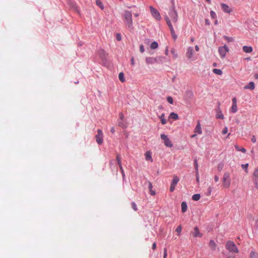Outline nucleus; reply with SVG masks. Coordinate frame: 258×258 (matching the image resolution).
<instances>
[{
    "label": "nucleus",
    "mask_w": 258,
    "mask_h": 258,
    "mask_svg": "<svg viewBox=\"0 0 258 258\" xmlns=\"http://www.w3.org/2000/svg\"><path fill=\"white\" fill-rule=\"evenodd\" d=\"M123 19L125 24L129 28H133V19L132 13L127 10L124 12Z\"/></svg>",
    "instance_id": "obj_1"
},
{
    "label": "nucleus",
    "mask_w": 258,
    "mask_h": 258,
    "mask_svg": "<svg viewBox=\"0 0 258 258\" xmlns=\"http://www.w3.org/2000/svg\"><path fill=\"white\" fill-rule=\"evenodd\" d=\"M222 184L224 188H228L231 184L230 174L229 172L224 173L222 177Z\"/></svg>",
    "instance_id": "obj_2"
},
{
    "label": "nucleus",
    "mask_w": 258,
    "mask_h": 258,
    "mask_svg": "<svg viewBox=\"0 0 258 258\" xmlns=\"http://www.w3.org/2000/svg\"><path fill=\"white\" fill-rule=\"evenodd\" d=\"M185 56L188 59L191 61H194L197 59V56L195 53L194 48L191 46L187 47Z\"/></svg>",
    "instance_id": "obj_3"
},
{
    "label": "nucleus",
    "mask_w": 258,
    "mask_h": 258,
    "mask_svg": "<svg viewBox=\"0 0 258 258\" xmlns=\"http://www.w3.org/2000/svg\"><path fill=\"white\" fill-rule=\"evenodd\" d=\"M165 16H167V15ZM167 17L169 18L171 23L172 22L174 24H175L178 21V15L174 8H172L170 10L169 12V16H167Z\"/></svg>",
    "instance_id": "obj_4"
},
{
    "label": "nucleus",
    "mask_w": 258,
    "mask_h": 258,
    "mask_svg": "<svg viewBox=\"0 0 258 258\" xmlns=\"http://www.w3.org/2000/svg\"><path fill=\"white\" fill-rule=\"evenodd\" d=\"M226 248L231 252L238 253L239 250L235 243L232 241H228L226 244Z\"/></svg>",
    "instance_id": "obj_5"
},
{
    "label": "nucleus",
    "mask_w": 258,
    "mask_h": 258,
    "mask_svg": "<svg viewBox=\"0 0 258 258\" xmlns=\"http://www.w3.org/2000/svg\"><path fill=\"white\" fill-rule=\"evenodd\" d=\"M164 19L166 21L167 25L169 27V28L170 30L172 37L173 38V39L174 40H175L177 39V36L175 34V31L174 30L173 27L172 25V23H171V21H170L169 18L167 16H165Z\"/></svg>",
    "instance_id": "obj_6"
},
{
    "label": "nucleus",
    "mask_w": 258,
    "mask_h": 258,
    "mask_svg": "<svg viewBox=\"0 0 258 258\" xmlns=\"http://www.w3.org/2000/svg\"><path fill=\"white\" fill-rule=\"evenodd\" d=\"M229 49L227 46L224 45L223 46H220L218 48V51L222 58L225 57L226 53L228 52Z\"/></svg>",
    "instance_id": "obj_7"
},
{
    "label": "nucleus",
    "mask_w": 258,
    "mask_h": 258,
    "mask_svg": "<svg viewBox=\"0 0 258 258\" xmlns=\"http://www.w3.org/2000/svg\"><path fill=\"white\" fill-rule=\"evenodd\" d=\"M103 134L102 130L98 129L97 130V134L95 136L96 142L98 145H101L103 143Z\"/></svg>",
    "instance_id": "obj_8"
},
{
    "label": "nucleus",
    "mask_w": 258,
    "mask_h": 258,
    "mask_svg": "<svg viewBox=\"0 0 258 258\" xmlns=\"http://www.w3.org/2000/svg\"><path fill=\"white\" fill-rule=\"evenodd\" d=\"M161 139L163 141L164 145L168 147H172L173 145L169 140V139L167 137V136L165 134H161Z\"/></svg>",
    "instance_id": "obj_9"
},
{
    "label": "nucleus",
    "mask_w": 258,
    "mask_h": 258,
    "mask_svg": "<svg viewBox=\"0 0 258 258\" xmlns=\"http://www.w3.org/2000/svg\"><path fill=\"white\" fill-rule=\"evenodd\" d=\"M150 11L152 16L157 20H160L161 19V16L159 12L152 7H150Z\"/></svg>",
    "instance_id": "obj_10"
},
{
    "label": "nucleus",
    "mask_w": 258,
    "mask_h": 258,
    "mask_svg": "<svg viewBox=\"0 0 258 258\" xmlns=\"http://www.w3.org/2000/svg\"><path fill=\"white\" fill-rule=\"evenodd\" d=\"M179 178L176 175H174L173 176V178L172 180L170 187V191L171 192H173L174 190L175 186L179 181Z\"/></svg>",
    "instance_id": "obj_11"
},
{
    "label": "nucleus",
    "mask_w": 258,
    "mask_h": 258,
    "mask_svg": "<svg viewBox=\"0 0 258 258\" xmlns=\"http://www.w3.org/2000/svg\"><path fill=\"white\" fill-rule=\"evenodd\" d=\"M221 8L224 12L227 13H230L232 12V10L226 4H221Z\"/></svg>",
    "instance_id": "obj_12"
},
{
    "label": "nucleus",
    "mask_w": 258,
    "mask_h": 258,
    "mask_svg": "<svg viewBox=\"0 0 258 258\" xmlns=\"http://www.w3.org/2000/svg\"><path fill=\"white\" fill-rule=\"evenodd\" d=\"M194 96L193 92L190 90H187L185 91L184 94V98L186 100L191 99Z\"/></svg>",
    "instance_id": "obj_13"
},
{
    "label": "nucleus",
    "mask_w": 258,
    "mask_h": 258,
    "mask_svg": "<svg viewBox=\"0 0 258 258\" xmlns=\"http://www.w3.org/2000/svg\"><path fill=\"white\" fill-rule=\"evenodd\" d=\"M193 234L195 237H201L203 235L201 233H200V232L197 227H195L194 228Z\"/></svg>",
    "instance_id": "obj_14"
},
{
    "label": "nucleus",
    "mask_w": 258,
    "mask_h": 258,
    "mask_svg": "<svg viewBox=\"0 0 258 258\" xmlns=\"http://www.w3.org/2000/svg\"><path fill=\"white\" fill-rule=\"evenodd\" d=\"M145 159L146 161H149L151 162H153V159L151 155V152L150 151H147L145 153Z\"/></svg>",
    "instance_id": "obj_15"
},
{
    "label": "nucleus",
    "mask_w": 258,
    "mask_h": 258,
    "mask_svg": "<svg viewBox=\"0 0 258 258\" xmlns=\"http://www.w3.org/2000/svg\"><path fill=\"white\" fill-rule=\"evenodd\" d=\"M157 59L154 57H148L146 59V62L147 64H153L157 62Z\"/></svg>",
    "instance_id": "obj_16"
},
{
    "label": "nucleus",
    "mask_w": 258,
    "mask_h": 258,
    "mask_svg": "<svg viewBox=\"0 0 258 258\" xmlns=\"http://www.w3.org/2000/svg\"><path fill=\"white\" fill-rule=\"evenodd\" d=\"M195 132L200 135L202 134V127L199 121L198 122V124L195 128Z\"/></svg>",
    "instance_id": "obj_17"
},
{
    "label": "nucleus",
    "mask_w": 258,
    "mask_h": 258,
    "mask_svg": "<svg viewBox=\"0 0 258 258\" xmlns=\"http://www.w3.org/2000/svg\"><path fill=\"white\" fill-rule=\"evenodd\" d=\"M209 246L213 251H215L216 248L217 244L213 240H211L209 241Z\"/></svg>",
    "instance_id": "obj_18"
},
{
    "label": "nucleus",
    "mask_w": 258,
    "mask_h": 258,
    "mask_svg": "<svg viewBox=\"0 0 258 258\" xmlns=\"http://www.w3.org/2000/svg\"><path fill=\"white\" fill-rule=\"evenodd\" d=\"M255 88V85L254 82H250L249 83V84L244 87V89H250V90H253Z\"/></svg>",
    "instance_id": "obj_19"
},
{
    "label": "nucleus",
    "mask_w": 258,
    "mask_h": 258,
    "mask_svg": "<svg viewBox=\"0 0 258 258\" xmlns=\"http://www.w3.org/2000/svg\"><path fill=\"white\" fill-rule=\"evenodd\" d=\"M147 183L148 185V188L149 189V192H150V195H151L152 196L155 195V192L154 190H152L153 185L152 184V183L150 181H148L147 182Z\"/></svg>",
    "instance_id": "obj_20"
},
{
    "label": "nucleus",
    "mask_w": 258,
    "mask_h": 258,
    "mask_svg": "<svg viewBox=\"0 0 258 258\" xmlns=\"http://www.w3.org/2000/svg\"><path fill=\"white\" fill-rule=\"evenodd\" d=\"M243 51L245 53H250L252 51L253 49L251 46H244L242 48Z\"/></svg>",
    "instance_id": "obj_21"
},
{
    "label": "nucleus",
    "mask_w": 258,
    "mask_h": 258,
    "mask_svg": "<svg viewBox=\"0 0 258 258\" xmlns=\"http://www.w3.org/2000/svg\"><path fill=\"white\" fill-rule=\"evenodd\" d=\"M165 114L164 113H162L161 115L159 116V118L160 119L161 123L162 124H165L167 123V121L166 119L164 118Z\"/></svg>",
    "instance_id": "obj_22"
},
{
    "label": "nucleus",
    "mask_w": 258,
    "mask_h": 258,
    "mask_svg": "<svg viewBox=\"0 0 258 258\" xmlns=\"http://www.w3.org/2000/svg\"><path fill=\"white\" fill-rule=\"evenodd\" d=\"M234 147L237 151H241V152H242L243 153H245L246 152V150L245 148H244L243 147H240L237 145H235L234 146Z\"/></svg>",
    "instance_id": "obj_23"
},
{
    "label": "nucleus",
    "mask_w": 258,
    "mask_h": 258,
    "mask_svg": "<svg viewBox=\"0 0 258 258\" xmlns=\"http://www.w3.org/2000/svg\"><path fill=\"white\" fill-rule=\"evenodd\" d=\"M181 211L182 213H184L187 210V205L185 202H183L181 203Z\"/></svg>",
    "instance_id": "obj_24"
},
{
    "label": "nucleus",
    "mask_w": 258,
    "mask_h": 258,
    "mask_svg": "<svg viewBox=\"0 0 258 258\" xmlns=\"http://www.w3.org/2000/svg\"><path fill=\"white\" fill-rule=\"evenodd\" d=\"M169 118H171L173 119L174 120H177L178 119V115L177 114L174 113V112H171L169 116Z\"/></svg>",
    "instance_id": "obj_25"
},
{
    "label": "nucleus",
    "mask_w": 258,
    "mask_h": 258,
    "mask_svg": "<svg viewBox=\"0 0 258 258\" xmlns=\"http://www.w3.org/2000/svg\"><path fill=\"white\" fill-rule=\"evenodd\" d=\"M252 175V179H258V167L254 169Z\"/></svg>",
    "instance_id": "obj_26"
},
{
    "label": "nucleus",
    "mask_w": 258,
    "mask_h": 258,
    "mask_svg": "<svg viewBox=\"0 0 258 258\" xmlns=\"http://www.w3.org/2000/svg\"><path fill=\"white\" fill-rule=\"evenodd\" d=\"M118 78L120 82H125V79L124 77V74L122 72H120L118 75Z\"/></svg>",
    "instance_id": "obj_27"
},
{
    "label": "nucleus",
    "mask_w": 258,
    "mask_h": 258,
    "mask_svg": "<svg viewBox=\"0 0 258 258\" xmlns=\"http://www.w3.org/2000/svg\"><path fill=\"white\" fill-rule=\"evenodd\" d=\"M96 4L101 10L104 9V6L101 0H96Z\"/></svg>",
    "instance_id": "obj_28"
},
{
    "label": "nucleus",
    "mask_w": 258,
    "mask_h": 258,
    "mask_svg": "<svg viewBox=\"0 0 258 258\" xmlns=\"http://www.w3.org/2000/svg\"><path fill=\"white\" fill-rule=\"evenodd\" d=\"M249 258H258V253L253 251H251Z\"/></svg>",
    "instance_id": "obj_29"
},
{
    "label": "nucleus",
    "mask_w": 258,
    "mask_h": 258,
    "mask_svg": "<svg viewBox=\"0 0 258 258\" xmlns=\"http://www.w3.org/2000/svg\"><path fill=\"white\" fill-rule=\"evenodd\" d=\"M158 47V44L157 42L156 41H154L153 42L151 45H150V47L151 49H156L157 47Z\"/></svg>",
    "instance_id": "obj_30"
},
{
    "label": "nucleus",
    "mask_w": 258,
    "mask_h": 258,
    "mask_svg": "<svg viewBox=\"0 0 258 258\" xmlns=\"http://www.w3.org/2000/svg\"><path fill=\"white\" fill-rule=\"evenodd\" d=\"M201 198V196L199 194H195L192 197V199L194 201H197L200 200Z\"/></svg>",
    "instance_id": "obj_31"
},
{
    "label": "nucleus",
    "mask_w": 258,
    "mask_h": 258,
    "mask_svg": "<svg viewBox=\"0 0 258 258\" xmlns=\"http://www.w3.org/2000/svg\"><path fill=\"white\" fill-rule=\"evenodd\" d=\"M171 52L172 54L173 55V57L175 59L177 57L178 54L176 52V50L174 48H171Z\"/></svg>",
    "instance_id": "obj_32"
},
{
    "label": "nucleus",
    "mask_w": 258,
    "mask_h": 258,
    "mask_svg": "<svg viewBox=\"0 0 258 258\" xmlns=\"http://www.w3.org/2000/svg\"><path fill=\"white\" fill-rule=\"evenodd\" d=\"M248 166H249V164L248 163L241 165V167L242 168V169H243L244 170L246 173H248Z\"/></svg>",
    "instance_id": "obj_33"
},
{
    "label": "nucleus",
    "mask_w": 258,
    "mask_h": 258,
    "mask_svg": "<svg viewBox=\"0 0 258 258\" xmlns=\"http://www.w3.org/2000/svg\"><path fill=\"white\" fill-rule=\"evenodd\" d=\"M231 110L233 113H236L237 111V104H232L231 107Z\"/></svg>",
    "instance_id": "obj_34"
},
{
    "label": "nucleus",
    "mask_w": 258,
    "mask_h": 258,
    "mask_svg": "<svg viewBox=\"0 0 258 258\" xmlns=\"http://www.w3.org/2000/svg\"><path fill=\"white\" fill-rule=\"evenodd\" d=\"M216 117L218 118H220L222 119H224V115H223V113H222L221 111L220 110V111H217Z\"/></svg>",
    "instance_id": "obj_35"
},
{
    "label": "nucleus",
    "mask_w": 258,
    "mask_h": 258,
    "mask_svg": "<svg viewBox=\"0 0 258 258\" xmlns=\"http://www.w3.org/2000/svg\"><path fill=\"white\" fill-rule=\"evenodd\" d=\"M213 73L216 74L221 75L222 74V71L220 69H214L213 70Z\"/></svg>",
    "instance_id": "obj_36"
},
{
    "label": "nucleus",
    "mask_w": 258,
    "mask_h": 258,
    "mask_svg": "<svg viewBox=\"0 0 258 258\" xmlns=\"http://www.w3.org/2000/svg\"><path fill=\"white\" fill-rule=\"evenodd\" d=\"M116 159L117 163L118 164V166H121L122 165H121V157H120V155H117Z\"/></svg>",
    "instance_id": "obj_37"
},
{
    "label": "nucleus",
    "mask_w": 258,
    "mask_h": 258,
    "mask_svg": "<svg viewBox=\"0 0 258 258\" xmlns=\"http://www.w3.org/2000/svg\"><path fill=\"white\" fill-rule=\"evenodd\" d=\"M194 167L196 170V172H198V164L197 162V160L195 159L194 161Z\"/></svg>",
    "instance_id": "obj_38"
},
{
    "label": "nucleus",
    "mask_w": 258,
    "mask_h": 258,
    "mask_svg": "<svg viewBox=\"0 0 258 258\" xmlns=\"http://www.w3.org/2000/svg\"><path fill=\"white\" fill-rule=\"evenodd\" d=\"M182 230V227L181 225H179L176 229L175 231L176 232L178 233V235H180V233Z\"/></svg>",
    "instance_id": "obj_39"
},
{
    "label": "nucleus",
    "mask_w": 258,
    "mask_h": 258,
    "mask_svg": "<svg viewBox=\"0 0 258 258\" xmlns=\"http://www.w3.org/2000/svg\"><path fill=\"white\" fill-rule=\"evenodd\" d=\"M132 208L134 209L135 211H137L138 210L137 206L135 202H132Z\"/></svg>",
    "instance_id": "obj_40"
},
{
    "label": "nucleus",
    "mask_w": 258,
    "mask_h": 258,
    "mask_svg": "<svg viewBox=\"0 0 258 258\" xmlns=\"http://www.w3.org/2000/svg\"><path fill=\"white\" fill-rule=\"evenodd\" d=\"M167 100L171 104H172L173 103V99L171 96H168L167 98Z\"/></svg>",
    "instance_id": "obj_41"
},
{
    "label": "nucleus",
    "mask_w": 258,
    "mask_h": 258,
    "mask_svg": "<svg viewBox=\"0 0 258 258\" xmlns=\"http://www.w3.org/2000/svg\"><path fill=\"white\" fill-rule=\"evenodd\" d=\"M210 15L213 19H215L216 18V14L213 11H211L210 12Z\"/></svg>",
    "instance_id": "obj_42"
},
{
    "label": "nucleus",
    "mask_w": 258,
    "mask_h": 258,
    "mask_svg": "<svg viewBox=\"0 0 258 258\" xmlns=\"http://www.w3.org/2000/svg\"><path fill=\"white\" fill-rule=\"evenodd\" d=\"M223 166H224V165H223V163H220V164H218V170L219 171H221V170H222V169H223Z\"/></svg>",
    "instance_id": "obj_43"
},
{
    "label": "nucleus",
    "mask_w": 258,
    "mask_h": 258,
    "mask_svg": "<svg viewBox=\"0 0 258 258\" xmlns=\"http://www.w3.org/2000/svg\"><path fill=\"white\" fill-rule=\"evenodd\" d=\"M119 169L120 170V171L121 172V174H122V177L123 178L124 177V176H125V174H124V170L123 169V168H122V165L121 166H119Z\"/></svg>",
    "instance_id": "obj_44"
},
{
    "label": "nucleus",
    "mask_w": 258,
    "mask_h": 258,
    "mask_svg": "<svg viewBox=\"0 0 258 258\" xmlns=\"http://www.w3.org/2000/svg\"><path fill=\"white\" fill-rule=\"evenodd\" d=\"M227 132H228V127L226 126L223 130L222 133V134L225 135V134H226L227 133Z\"/></svg>",
    "instance_id": "obj_45"
},
{
    "label": "nucleus",
    "mask_w": 258,
    "mask_h": 258,
    "mask_svg": "<svg viewBox=\"0 0 258 258\" xmlns=\"http://www.w3.org/2000/svg\"><path fill=\"white\" fill-rule=\"evenodd\" d=\"M252 180L254 183L255 187L258 188V179H252Z\"/></svg>",
    "instance_id": "obj_46"
},
{
    "label": "nucleus",
    "mask_w": 258,
    "mask_h": 258,
    "mask_svg": "<svg viewBox=\"0 0 258 258\" xmlns=\"http://www.w3.org/2000/svg\"><path fill=\"white\" fill-rule=\"evenodd\" d=\"M224 38L226 40L228 41H233V38L232 37H227V36H224Z\"/></svg>",
    "instance_id": "obj_47"
},
{
    "label": "nucleus",
    "mask_w": 258,
    "mask_h": 258,
    "mask_svg": "<svg viewBox=\"0 0 258 258\" xmlns=\"http://www.w3.org/2000/svg\"><path fill=\"white\" fill-rule=\"evenodd\" d=\"M167 255V249H166V248H165L164 249V255H163V258H166Z\"/></svg>",
    "instance_id": "obj_48"
},
{
    "label": "nucleus",
    "mask_w": 258,
    "mask_h": 258,
    "mask_svg": "<svg viewBox=\"0 0 258 258\" xmlns=\"http://www.w3.org/2000/svg\"><path fill=\"white\" fill-rule=\"evenodd\" d=\"M140 51L143 53L145 51V49H144V47L143 45H141L140 46Z\"/></svg>",
    "instance_id": "obj_49"
},
{
    "label": "nucleus",
    "mask_w": 258,
    "mask_h": 258,
    "mask_svg": "<svg viewBox=\"0 0 258 258\" xmlns=\"http://www.w3.org/2000/svg\"><path fill=\"white\" fill-rule=\"evenodd\" d=\"M251 141L253 143H255L256 141V138L254 136H252Z\"/></svg>",
    "instance_id": "obj_50"
},
{
    "label": "nucleus",
    "mask_w": 258,
    "mask_h": 258,
    "mask_svg": "<svg viewBox=\"0 0 258 258\" xmlns=\"http://www.w3.org/2000/svg\"><path fill=\"white\" fill-rule=\"evenodd\" d=\"M121 39V37L120 34H117L116 39L117 41H120Z\"/></svg>",
    "instance_id": "obj_51"
},
{
    "label": "nucleus",
    "mask_w": 258,
    "mask_h": 258,
    "mask_svg": "<svg viewBox=\"0 0 258 258\" xmlns=\"http://www.w3.org/2000/svg\"><path fill=\"white\" fill-rule=\"evenodd\" d=\"M232 104H237V99L235 97L232 99Z\"/></svg>",
    "instance_id": "obj_52"
},
{
    "label": "nucleus",
    "mask_w": 258,
    "mask_h": 258,
    "mask_svg": "<svg viewBox=\"0 0 258 258\" xmlns=\"http://www.w3.org/2000/svg\"><path fill=\"white\" fill-rule=\"evenodd\" d=\"M196 180L198 182H199V172H197L196 173Z\"/></svg>",
    "instance_id": "obj_53"
},
{
    "label": "nucleus",
    "mask_w": 258,
    "mask_h": 258,
    "mask_svg": "<svg viewBox=\"0 0 258 258\" xmlns=\"http://www.w3.org/2000/svg\"><path fill=\"white\" fill-rule=\"evenodd\" d=\"M219 180V178L217 175L214 176V180L215 182H217Z\"/></svg>",
    "instance_id": "obj_54"
},
{
    "label": "nucleus",
    "mask_w": 258,
    "mask_h": 258,
    "mask_svg": "<svg viewBox=\"0 0 258 258\" xmlns=\"http://www.w3.org/2000/svg\"><path fill=\"white\" fill-rule=\"evenodd\" d=\"M119 115L120 119L121 120L123 119V114H122V113H121V112L120 113Z\"/></svg>",
    "instance_id": "obj_55"
},
{
    "label": "nucleus",
    "mask_w": 258,
    "mask_h": 258,
    "mask_svg": "<svg viewBox=\"0 0 258 258\" xmlns=\"http://www.w3.org/2000/svg\"><path fill=\"white\" fill-rule=\"evenodd\" d=\"M152 248L153 249H156V243L155 242L153 243V244H152Z\"/></svg>",
    "instance_id": "obj_56"
},
{
    "label": "nucleus",
    "mask_w": 258,
    "mask_h": 258,
    "mask_svg": "<svg viewBox=\"0 0 258 258\" xmlns=\"http://www.w3.org/2000/svg\"><path fill=\"white\" fill-rule=\"evenodd\" d=\"M118 125L120 126H121L122 127H124L125 126L123 125L122 121H120L118 122Z\"/></svg>",
    "instance_id": "obj_57"
},
{
    "label": "nucleus",
    "mask_w": 258,
    "mask_h": 258,
    "mask_svg": "<svg viewBox=\"0 0 258 258\" xmlns=\"http://www.w3.org/2000/svg\"><path fill=\"white\" fill-rule=\"evenodd\" d=\"M115 128L114 127H112L111 130H110V132H111V133L112 134H114L115 133Z\"/></svg>",
    "instance_id": "obj_58"
},
{
    "label": "nucleus",
    "mask_w": 258,
    "mask_h": 258,
    "mask_svg": "<svg viewBox=\"0 0 258 258\" xmlns=\"http://www.w3.org/2000/svg\"><path fill=\"white\" fill-rule=\"evenodd\" d=\"M131 64H132V66H134L135 64V61H134V57H132V59H131Z\"/></svg>",
    "instance_id": "obj_59"
},
{
    "label": "nucleus",
    "mask_w": 258,
    "mask_h": 258,
    "mask_svg": "<svg viewBox=\"0 0 258 258\" xmlns=\"http://www.w3.org/2000/svg\"><path fill=\"white\" fill-rule=\"evenodd\" d=\"M195 49L197 51H199V50H200V48L198 46V45H196L195 46Z\"/></svg>",
    "instance_id": "obj_60"
},
{
    "label": "nucleus",
    "mask_w": 258,
    "mask_h": 258,
    "mask_svg": "<svg viewBox=\"0 0 258 258\" xmlns=\"http://www.w3.org/2000/svg\"><path fill=\"white\" fill-rule=\"evenodd\" d=\"M165 53L166 55H168V48L167 47H166V49L165 50Z\"/></svg>",
    "instance_id": "obj_61"
},
{
    "label": "nucleus",
    "mask_w": 258,
    "mask_h": 258,
    "mask_svg": "<svg viewBox=\"0 0 258 258\" xmlns=\"http://www.w3.org/2000/svg\"><path fill=\"white\" fill-rule=\"evenodd\" d=\"M209 191L208 195L210 196L211 195V192L212 191V188L210 187L209 188Z\"/></svg>",
    "instance_id": "obj_62"
},
{
    "label": "nucleus",
    "mask_w": 258,
    "mask_h": 258,
    "mask_svg": "<svg viewBox=\"0 0 258 258\" xmlns=\"http://www.w3.org/2000/svg\"><path fill=\"white\" fill-rule=\"evenodd\" d=\"M228 258H235V256L233 255H229L228 256Z\"/></svg>",
    "instance_id": "obj_63"
},
{
    "label": "nucleus",
    "mask_w": 258,
    "mask_h": 258,
    "mask_svg": "<svg viewBox=\"0 0 258 258\" xmlns=\"http://www.w3.org/2000/svg\"><path fill=\"white\" fill-rule=\"evenodd\" d=\"M254 77H255V79H258V75L257 74L255 75Z\"/></svg>",
    "instance_id": "obj_64"
}]
</instances>
